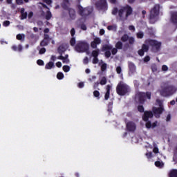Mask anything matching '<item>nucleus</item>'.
<instances>
[{
    "label": "nucleus",
    "instance_id": "nucleus-1",
    "mask_svg": "<svg viewBox=\"0 0 177 177\" xmlns=\"http://www.w3.org/2000/svg\"><path fill=\"white\" fill-rule=\"evenodd\" d=\"M133 13V8H132V7L128 4L120 6V8L119 10L117 7H114L112 10V15H113V16H117V15L118 14V17L120 19H122V17L128 19V17H129V16H131Z\"/></svg>",
    "mask_w": 177,
    "mask_h": 177
},
{
    "label": "nucleus",
    "instance_id": "nucleus-2",
    "mask_svg": "<svg viewBox=\"0 0 177 177\" xmlns=\"http://www.w3.org/2000/svg\"><path fill=\"white\" fill-rule=\"evenodd\" d=\"M151 100V92L147 91L145 92H138L136 94L135 100L138 102L139 104H145L146 100Z\"/></svg>",
    "mask_w": 177,
    "mask_h": 177
},
{
    "label": "nucleus",
    "instance_id": "nucleus-3",
    "mask_svg": "<svg viewBox=\"0 0 177 177\" xmlns=\"http://www.w3.org/2000/svg\"><path fill=\"white\" fill-rule=\"evenodd\" d=\"M131 92V87L128 86L127 84L120 82L116 86V93L119 96H125V95H128Z\"/></svg>",
    "mask_w": 177,
    "mask_h": 177
},
{
    "label": "nucleus",
    "instance_id": "nucleus-4",
    "mask_svg": "<svg viewBox=\"0 0 177 177\" xmlns=\"http://www.w3.org/2000/svg\"><path fill=\"white\" fill-rule=\"evenodd\" d=\"M175 92H176L175 86L172 85H169L162 88L160 91V94L161 96H163V97H168V96H172V95H174Z\"/></svg>",
    "mask_w": 177,
    "mask_h": 177
},
{
    "label": "nucleus",
    "instance_id": "nucleus-5",
    "mask_svg": "<svg viewBox=\"0 0 177 177\" xmlns=\"http://www.w3.org/2000/svg\"><path fill=\"white\" fill-rule=\"evenodd\" d=\"M146 44H149L151 46V50L154 53H157L161 50V42L154 39H148L145 41Z\"/></svg>",
    "mask_w": 177,
    "mask_h": 177
},
{
    "label": "nucleus",
    "instance_id": "nucleus-6",
    "mask_svg": "<svg viewBox=\"0 0 177 177\" xmlns=\"http://www.w3.org/2000/svg\"><path fill=\"white\" fill-rule=\"evenodd\" d=\"M92 12H93V10L91 8L86 7L84 8L82 6H78V14L80 16H82L83 19H86L88 16L92 14Z\"/></svg>",
    "mask_w": 177,
    "mask_h": 177
},
{
    "label": "nucleus",
    "instance_id": "nucleus-7",
    "mask_svg": "<svg viewBox=\"0 0 177 177\" xmlns=\"http://www.w3.org/2000/svg\"><path fill=\"white\" fill-rule=\"evenodd\" d=\"M75 49L79 53L88 52L89 50V44L86 41H79L77 43Z\"/></svg>",
    "mask_w": 177,
    "mask_h": 177
},
{
    "label": "nucleus",
    "instance_id": "nucleus-8",
    "mask_svg": "<svg viewBox=\"0 0 177 177\" xmlns=\"http://www.w3.org/2000/svg\"><path fill=\"white\" fill-rule=\"evenodd\" d=\"M160 15V6L159 4H156L153 8L151 10L149 14V19L154 20L157 16Z\"/></svg>",
    "mask_w": 177,
    "mask_h": 177
},
{
    "label": "nucleus",
    "instance_id": "nucleus-9",
    "mask_svg": "<svg viewBox=\"0 0 177 177\" xmlns=\"http://www.w3.org/2000/svg\"><path fill=\"white\" fill-rule=\"evenodd\" d=\"M164 107H156L153 106L152 108V113L153 114H154V116L156 117V118H160V117H161V114L162 113H164Z\"/></svg>",
    "mask_w": 177,
    "mask_h": 177
},
{
    "label": "nucleus",
    "instance_id": "nucleus-10",
    "mask_svg": "<svg viewBox=\"0 0 177 177\" xmlns=\"http://www.w3.org/2000/svg\"><path fill=\"white\" fill-rule=\"evenodd\" d=\"M96 8L101 10H107V0H100L95 3Z\"/></svg>",
    "mask_w": 177,
    "mask_h": 177
},
{
    "label": "nucleus",
    "instance_id": "nucleus-11",
    "mask_svg": "<svg viewBox=\"0 0 177 177\" xmlns=\"http://www.w3.org/2000/svg\"><path fill=\"white\" fill-rule=\"evenodd\" d=\"M154 114L151 111H145L144 115H142L143 121H149V118H153Z\"/></svg>",
    "mask_w": 177,
    "mask_h": 177
},
{
    "label": "nucleus",
    "instance_id": "nucleus-12",
    "mask_svg": "<svg viewBox=\"0 0 177 177\" xmlns=\"http://www.w3.org/2000/svg\"><path fill=\"white\" fill-rule=\"evenodd\" d=\"M126 128L129 132H135L136 131V124L133 122H128Z\"/></svg>",
    "mask_w": 177,
    "mask_h": 177
},
{
    "label": "nucleus",
    "instance_id": "nucleus-13",
    "mask_svg": "<svg viewBox=\"0 0 177 177\" xmlns=\"http://www.w3.org/2000/svg\"><path fill=\"white\" fill-rule=\"evenodd\" d=\"M102 44V40L99 37L94 38L93 41L91 42V46L93 49H97V45Z\"/></svg>",
    "mask_w": 177,
    "mask_h": 177
},
{
    "label": "nucleus",
    "instance_id": "nucleus-14",
    "mask_svg": "<svg viewBox=\"0 0 177 177\" xmlns=\"http://www.w3.org/2000/svg\"><path fill=\"white\" fill-rule=\"evenodd\" d=\"M170 21L176 26V28H177V12H174L171 13V16L170 17Z\"/></svg>",
    "mask_w": 177,
    "mask_h": 177
},
{
    "label": "nucleus",
    "instance_id": "nucleus-15",
    "mask_svg": "<svg viewBox=\"0 0 177 177\" xmlns=\"http://www.w3.org/2000/svg\"><path fill=\"white\" fill-rule=\"evenodd\" d=\"M69 17L71 20H75L77 15H75V10L73 8H69L68 10Z\"/></svg>",
    "mask_w": 177,
    "mask_h": 177
},
{
    "label": "nucleus",
    "instance_id": "nucleus-16",
    "mask_svg": "<svg viewBox=\"0 0 177 177\" xmlns=\"http://www.w3.org/2000/svg\"><path fill=\"white\" fill-rule=\"evenodd\" d=\"M61 6L62 8H64V10H68L70 9V1L68 0H63Z\"/></svg>",
    "mask_w": 177,
    "mask_h": 177
},
{
    "label": "nucleus",
    "instance_id": "nucleus-17",
    "mask_svg": "<svg viewBox=\"0 0 177 177\" xmlns=\"http://www.w3.org/2000/svg\"><path fill=\"white\" fill-rule=\"evenodd\" d=\"M106 92L104 95V99L105 100H109L110 98V91L111 90V86L110 84H108L106 88Z\"/></svg>",
    "mask_w": 177,
    "mask_h": 177
},
{
    "label": "nucleus",
    "instance_id": "nucleus-18",
    "mask_svg": "<svg viewBox=\"0 0 177 177\" xmlns=\"http://www.w3.org/2000/svg\"><path fill=\"white\" fill-rule=\"evenodd\" d=\"M20 13H21V20H24L27 19L28 13L27 12H26V9H24V8H21Z\"/></svg>",
    "mask_w": 177,
    "mask_h": 177
},
{
    "label": "nucleus",
    "instance_id": "nucleus-19",
    "mask_svg": "<svg viewBox=\"0 0 177 177\" xmlns=\"http://www.w3.org/2000/svg\"><path fill=\"white\" fill-rule=\"evenodd\" d=\"M129 68L130 73H131L132 74H133V73L136 71V66H135V64H133V62L129 63Z\"/></svg>",
    "mask_w": 177,
    "mask_h": 177
},
{
    "label": "nucleus",
    "instance_id": "nucleus-20",
    "mask_svg": "<svg viewBox=\"0 0 177 177\" xmlns=\"http://www.w3.org/2000/svg\"><path fill=\"white\" fill-rule=\"evenodd\" d=\"M53 67H55V63H53V62H49L45 66L46 70H52Z\"/></svg>",
    "mask_w": 177,
    "mask_h": 177
},
{
    "label": "nucleus",
    "instance_id": "nucleus-21",
    "mask_svg": "<svg viewBox=\"0 0 177 177\" xmlns=\"http://www.w3.org/2000/svg\"><path fill=\"white\" fill-rule=\"evenodd\" d=\"M113 49V46H111V44H104L102 46V50L104 51H107V50H111Z\"/></svg>",
    "mask_w": 177,
    "mask_h": 177
},
{
    "label": "nucleus",
    "instance_id": "nucleus-22",
    "mask_svg": "<svg viewBox=\"0 0 177 177\" xmlns=\"http://www.w3.org/2000/svg\"><path fill=\"white\" fill-rule=\"evenodd\" d=\"M99 55H100V50H99V49L93 50L91 52V56L93 57H99Z\"/></svg>",
    "mask_w": 177,
    "mask_h": 177
},
{
    "label": "nucleus",
    "instance_id": "nucleus-23",
    "mask_svg": "<svg viewBox=\"0 0 177 177\" xmlns=\"http://www.w3.org/2000/svg\"><path fill=\"white\" fill-rule=\"evenodd\" d=\"M58 53L59 55H63V53H64L66 52V47H64V46L63 45H60L59 47H58Z\"/></svg>",
    "mask_w": 177,
    "mask_h": 177
},
{
    "label": "nucleus",
    "instance_id": "nucleus-24",
    "mask_svg": "<svg viewBox=\"0 0 177 177\" xmlns=\"http://www.w3.org/2000/svg\"><path fill=\"white\" fill-rule=\"evenodd\" d=\"M169 177H177V169H171L169 173Z\"/></svg>",
    "mask_w": 177,
    "mask_h": 177
},
{
    "label": "nucleus",
    "instance_id": "nucleus-25",
    "mask_svg": "<svg viewBox=\"0 0 177 177\" xmlns=\"http://www.w3.org/2000/svg\"><path fill=\"white\" fill-rule=\"evenodd\" d=\"M129 39V36L127 34H124L120 38L122 42H127Z\"/></svg>",
    "mask_w": 177,
    "mask_h": 177
},
{
    "label": "nucleus",
    "instance_id": "nucleus-26",
    "mask_svg": "<svg viewBox=\"0 0 177 177\" xmlns=\"http://www.w3.org/2000/svg\"><path fill=\"white\" fill-rule=\"evenodd\" d=\"M106 84H107V77H106V76H103L100 81V84L103 86L106 85Z\"/></svg>",
    "mask_w": 177,
    "mask_h": 177
},
{
    "label": "nucleus",
    "instance_id": "nucleus-27",
    "mask_svg": "<svg viewBox=\"0 0 177 177\" xmlns=\"http://www.w3.org/2000/svg\"><path fill=\"white\" fill-rule=\"evenodd\" d=\"M50 41L49 40H46L45 39H44L41 43H40V46H48V45L49 44Z\"/></svg>",
    "mask_w": 177,
    "mask_h": 177
},
{
    "label": "nucleus",
    "instance_id": "nucleus-28",
    "mask_svg": "<svg viewBox=\"0 0 177 177\" xmlns=\"http://www.w3.org/2000/svg\"><path fill=\"white\" fill-rule=\"evenodd\" d=\"M45 19L46 20H49L50 19H52V12L50 11H46Z\"/></svg>",
    "mask_w": 177,
    "mask_h": 177
},
{
    "label": "nucleus",
    "instance_id": "nucleus-29",
    "mask_svg": "<svg viewBox=\"0 0 177 177\" xmlns=\"http://www.w3.org/2000/svg\"><path fill=\"white\" fill-rule=\"evenodd\" d=\"M25 35H21V34H18L17 35V39H18V41H24V38H25Z\"/></svg>",
    "mask_w": 177,
    "mask_h": 177
},
{
    "label": "nucleus",
    "instance_id": "nucleus-30",
    "mask_svg": "<svg viewBox=\"0 0 177 177\" xmlns=\"http://www.w3.org/2000/svg\"><path fill=\"white\" fill-rule=\"evenodd\" d=\"M151 69L152 71V73H157V65L156 64H152L151 66Z\"/></svg>",
    "mask_w": 177,
    "mask_h": 177
},
{
    "label": "nucleus",
    "instance_id": "nucleus-31",
    "mask_svg": "<svg viewBox=\"0 0 177 177\" xmlns=\"http://www.w3.org/2000/svg\"><path fill=\"white\" fill-rule=\"evenodd\" d=\"M155 165L159 168H162V167H164V163L162 162L156 161Z\"/></svg>",
    "mask_w": 177,
    "mask_h": 177
},
{
    "label": "nucleus",
    "instance_id": "nucleus-32",
    "mask_svg": "<svg viewBox=\"0 0 177 177\" xmlns=\"http://www.w3.org/2000/svg\"><path fill=\"white\" fill-rule=\"evenodd\" d=\"M141 49L143 50L144 52H149V47L147 44H142Z\"/></svg>",
    "mask_w": 177,
    "mask_h": 177
},
{
    "label": "nucleus",
    "instance_id": "nucleus-33",
    "mask_svg": "<svg viewBox=\"0 0 177 177\" xmlns=\"http://www.w3.org/2000/svg\"><path fill=\"white\" fill-rule=\"evenodd\" d=\"M93 96H95V97H97V99H100V92H99V91H93Z\"/></svg>",
    "mask_w": 177,
    "mask_h": 177
},
{
    "label": "nucleus",
    "instance_id": "nucleus-34",
    "mask_svg": "<svg viewBox=\"0 0 177 177\" xmlns=\"http://www.w3.org/2000/svg\"><path fill=\"white\" fill-rule=\"evenodd\" d=\"M115 46L118 49H122V46H123L122 42V41H118Z\"/></svg>",
    "mask_w": 177,
    "mask_h": 177
},
{
    "label": "nucleus",
    "instance_id": "nucleus-35",
    "mask_svg": "<svg viewBox=\"0 0 177 177\" xmlns=\"http://www.w3.org/2000/svg\"><path fill=\"white\" fill-rule=\"evenodd\" d=\"M57 80H63V78H64V74H63L62 72H59L57 74Z\"/></svg>",
    "mask_w": 177,
    "mask_h": 177
},
{
    "label": "nucleus",
    "instance_id": "nucleus-36",
    "mask_svg": "<svg viewBox=\"0 0 177 177\" xmlns=\"http://www.w3.org/2000/svg\"><path fill=\"white\" fill-rule=\"evenodd\" d=\"M62 70H63V71H64V73H68V71H70V66L64 65L62 67Z\"/></svg>",
    "mask_w": 177,
    "mask_h": 177
},
{
    "label": "nucleus",
    "instance_id": "nucleus-37",
    "mask_svg": "<svg viewBox=\"0 0 177 177\" xmlns=\"http://www.w3.org/2000/svg\"><path fill=\"white\" fill-rule=\"evenodd\" d=\"M136 35L137 38H138L139 39H142V38L145 37V34L142 31L138 32Z\"/></svg>",
    "mask_w": 177,
    "mask_h": 177
},
{
    "label": "nucleus",
    "instance_id": "nucleus-38",
    "mask_svg": "<svg viewBox=\"0 0 177 177\" xmlns=\"http://www.w3.org/2000/svg\"><path fill=\"white\" fill-rule=\"evenodd\" d=\"M138 111L140 113H145V107L143 106V105H138Z\"/></svg>",
    "mask_w": 177,
    "mask_h": 177
},
{
    "label": "nucleus",
    "instance_id": "nucleus-39",
    "mask_svg": "<svg viewBox=\"0 0 177 177\" xmlns=\"http://www.w3.org/2000/svg\"><path fill=\"white\" fill-rule=\"evenodd\" d=\"M146 124H145V127L146 128H147V129H150V128H151V122L150 121H145Z\"/></svg>",
    "mask_w": 177,
    "mask_h": 177
},
{
    "label": "nucleus",
    "instance_id": "nucleus-40",
    "mask_svg": "<svg viewBox=\"0 0 177 177\" xmlns=\"http://www.w3.org/2000/svg\"><path fill=\"white\" fill-rule=\"evenodd\" d=\"M70 45L71 46H75V37H72L70 41Z\"/></svg>",
    "mask_w": 177,
    "mask_h": 177
},
{
    "label": "nucleus",
    "instance_id": "nucleus-41",
    "mask_svg": "<svg viewBox=\"0 0 177 177\" xmlns=\"http://www.w3.org/2000/svg\"><path fill=\"white\" fill-rule=\"evenodd\" d=\"M129 44L130 45H133V44L135 43V38L131 37H129Z\"/></svg>",
    "mask_w": 177,
    "mask_h": 177
},
{
    "label": "nucleus",
    "instance_id": "nucleus-42",
    "mask_svg": "<svg viewBox=\"0 0 177 177\" xmlns=\"http://www.w3.org/2000/svg\"><path fill=\"white\" fill-rule=\"evenodd\" d=\"M104 55H105V57L109 59V57H110V56H111V52L110 50H106L104 53Z\"/></svg>",
    "mask_w": 177,
    "mask_h": 177
},
{
    "label": "nucleus",
    "instance_id": "nucleus-43",
    "mask_svg": "<svg viewBox=\"0 0 177 177\" xmlns=\"http://www.w3.org/2000/svg\"><path fill=\"white\" fill-rule=\"evenodd\" d=\"M99 63V58L97 57H93V64H97Z\"/></svg>",
    "mask_w": 177,
    "mask_h": 177
},
{
    "label": "nucleus",
    "instance_id": "nucleus-44",
    "mask_svg": "<svg viewBox=\"0 0 177 177\" xmlns=\"http://www.w3.org/2000/svg\"><path fill=\"white\" fill-rule=\"evenodd\" d=\"M156 103L158 104L159 107H164V106L162 105V101H161V100L157 99Z\"/></svg>",
    "mask_w": 177,
    "mask_h": 177
},
{
    "label": "nucleus",
    "instance_id": "nucleus-45",
    "mask_svg": "<svg viewBox=\"0 0 177 177\" xmlns=\"http://www.w3.org/2000/svg\"><path fill=\"white\" fill-rule=\"evenodd\" d=\"M37 64H38V66H44V64H45V62H44V60L42 59H38L37 61Z\"/></svg>",
    "mask_w": 177,
    "mask_h": 177
},
{
    "label": "nucleus",
    "instance_id": "nucleus-46",
    "mask_svg": "<svg viewBox=\"0 0 177 177\" xmlns=\"http://www.w3.org/2000/svg\"><path fill=\"white\" fill-rule=\"evenodd\" d=\"M3 26L4 27H9V26H10V21H4L3 23Z\"/></svg>",
    "mask_w": 177,
    "mask_h": 177
},
{
    "label": "nucleus",
    "instance_id": "nucleus-47",
    "mask_svg": "<svg viewBox=\"0 0 177 177\" xmlns=\"http://www.w3.org/2000/svg\"><path fill=\"white\" fill-rule=\"evenodd\" d=\"M117 52H118V49L117 48H113L111 50L112 55H117Z\"/></svg>",
    "mask_w": 177,
    "mask_h": 177
},
{
    "label": "nucleus",
    "instance_id": "nucleus-48",
    "mask_svg": "<svg viewBox=\"0 0 177 177\" xmlns=\"http://www.w3.org/2000/svg\"><path fill=\"white\" fill-rule=\"evenodd\" d=\"M138 53L139 56H145V51L142 48L138 50Z\"/></svg>",
    "mask_w": 177,
    "mask_h": 177
},
{
    "label": "nucleus",
    "instance_id": "nucleus-49",
    "mask_svg": "<svg viewBox=\"0 0 177 177\" xmlns=\"http://www.w3.org/2000/svg\"><path fill=\"white\" fill-rule=\"evenodd\" d=\"M106 68H107V64H103L101 66V71H106Z\"/></svg>",
    "mask_w": 177,
    "mask_h": 177
},
{
    "label": "nucleus",
    "instance_id": "nucleus-50",
    "mask_svg": "<svg viewBox=\"0 0 177 177\" xmlns=\"http://www.w3.org/2000/svg\"><path fill=\"white\" fill-rule=\"evenodd\" d=\"M45 52H46V48H41L39 51V55H44V53H45Z\"/></svg>",
    "mask_w": 177,
    "mask_h": 177
},
{
    "label": "nucleus",
    "instance_id": "nucleus-51",
    "mask_svg": "<svg viewBox=\"0 0 177 177\" xmlns=\"http://www.w3.org/2000/svg\"><path fill=\"white\" fill-rule=\"evenodd\" d=\"M80 28L81 30H83V31H86V25H85L84 24H81Z\"/></svg>",
    "mask_w": 177,
    "mask_h": 177
},
{
    "label": "nucleus",
    "instance_id": "nucleus-52",
    "mask_svg": "<svg viewBox=\"0 0 177 177\" xmlns=\"http://www.w3.org/2000/svg\"><path fill=\"white\" fill-rule=\"evenodd\" d=\"M144 62L145 63H147V62H150V56L149 55L145 56L144 58Z\"/></svg>",
    "mask_w": 177,
    "mask_h": 177
},
{
    "label": "nucleus",
    "instance_id": "nucleus-53",
    "mask_svg": "<svg viewBox=\"0 0 177 177\" xmlns=\"http://www.w3.org/2000/svg\"><path fill=\"white\" fill-rule=\"evenodd\" d=\"M77 86H78V88H84V86H85V84H84L83 82H81L78 83Z\"/></svg>",
    "mask_w": 177,
    "mask_h": 177
},
{
    "label": "nucleus",
    "instance_id": "nucleus-54",
    "mask_svg": "<svg viewBox=\"0 0 177 177\" xmlns=\"http://www.w3.org/2000/svg\"><path fill=\"white\" fill-rule=\"evenodd\" d=\"M122 69L121 68V66H118L116 68L117 74H120V73H122Z\"/></svg>",
    "mask_w": 177,
    "mask_h": 177
},
{
    "label": "nucleus",
    "instance_id": "nucleus-55",
    "mask_svg": "<svg viewBox=\"0 0 177 177\" xmlns=\"http://www.w3.org/2000/svg\"><path fill=\"white\" fill-rule=\"evenodd\" d=\"M71 37H74V35H75V29L74 28H71Z\"/></svg>",
    "mask_w": 177,
    "mask_h": 177
},
{
    "label": "nucleus",
    "instance_id": "nucleus-56",
    "mask_svg": "<svg viewBox=\"0 0 177 177\" xmlns=\"http://www.w3.org/2000/svg\"><path fill=\"white\" fill-rule=\"evenodd\" d=\"M32 16H34V12L32 11H30L28 14V19H32Z\"/></svg>",
    "mask_w": 177,
    "mask_h": 177
},
{
    "label": "nucleus",
    "instance_id": "nucleus-57",
    "mask_svg": "<svg viewBox=\"0 0 177 177\" xmlns=\"http://www.w3.org/2000/svg\"><path fill=\"white\" fill-rule=\"evenodd\" d=\"M162 71H168V66L167 65H162Z\"/></svg>",
    "mask_w": 177,
    "mask_h": 177
},
{
    "label": "nucleus",
    "instance_id": "nucleus-58",
    "mask_svg": "<svg viewBox=\"0 0 177 177\" xmlns=\"http://www.w3.org/2000/svg\"><path fill=\"white\" fill-rule=\"evenodd\" d=\"M146 156L147 158H151L153 157V153L151 152H148L146 153Z\"/></svg>",
    "mask_w": 177,
    "mask_h": 177
},
{
    "label": "nucleus",
    "instance_id": "nucleus-59",
    "mask_svg": "<svg viewBox=\"0 0 177 177\" xmlns=\"http://www.w3.org/2000/svg\"><path fill=\"white\" fill-rule=\"evenodd\" d=\"M44 39H46L47 41H50V37H49V35L48 34H44Z\"/></svg>",
    "mask_w": 177,
    "mask_h": 177
},
{
    "label": "nucleus",
    "instance_id": "nucleus-60",
    "mask_svg": "<svg viewBox=\"0 0 177 177\" xmlns=\"http://www.w3.org/2000/svg\"><path fill=\"white\" fill-rule=\"evenodd\" d=\"M44 2H45L47 5H51L52 4V0H43Z\"/></svg>",
    "mask_w": 177,
    "mask_h": 177
},
{
    "label": "nucleus",
    "instance_id": "nucleus-61",
    "mask_svg": "<svg viewBox=\"0 0 177 177\" xmlns=\"http://www.w3.org/2000/svg\"><path fill=\"white\" fill-rule=\"evenodd\" d=\"M16 3L17 5H23V0H16Z\"/></svg>",
    "mask_w": 177,
    "mask_h": 177
},
{
    "label": "nucleus",
    "instance_id": "nucleus-62",
    "mask_svg": "<svg viewBox=\"0 0 177 177\" xmlns=\"http://www.w3.org/2000/svg\"><path fill=\"white\" fill-rule=\"evenodd\" d=\"M99 84H100V83H99V82L94 83V85H93L94 89H96V88H97L99 86Z\"/></svg>",
    "mask_w": 177,
    "mask_h": 177
},
{
    "label": "nucleus",
    "instance_id": "nucleus-63",
    "mask_svg": "<svg viewBox=\"0 0 177 177\" xmlns=\"http://www.w3.org/2000/svg\"><path fill=\"white\" fill-rule=\"evenodd\" d=\"M166 121L168 122L171 121V114H168L167 118H166Z\"/></svg>",
    "mask_w": 177,
    "mask_h": 177
},
{
    "label": "nucleus",
    "instance_id": "nucleus-64",
    "mask_svg": "<svg viewBox=\"0 0 177 177\" xmlns=\"http://www.w3.org/2000/svg\"><path fill=\"white\" fill-rule=\"evenodd\" d=\"M153 151L155 153V154H157L158 153V149L157 147H154Z\"/></svg>",
    "mask_w": 177,
    "mask_h": 177
}]
</instances>
